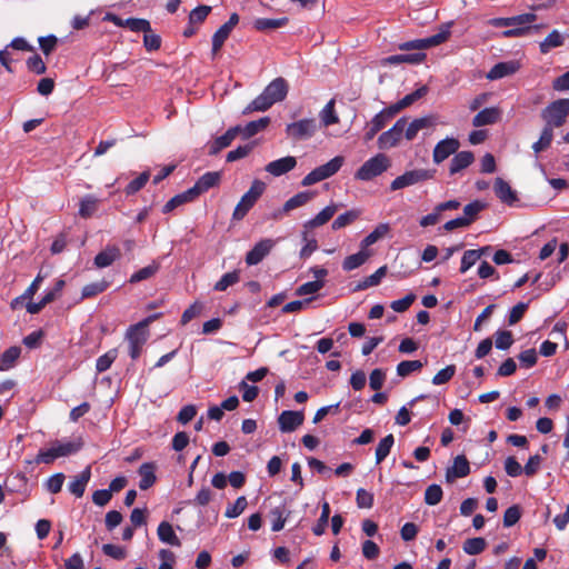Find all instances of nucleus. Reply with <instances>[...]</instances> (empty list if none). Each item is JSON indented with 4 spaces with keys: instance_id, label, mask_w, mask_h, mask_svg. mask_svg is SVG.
<instances>
[{
    "instance_id": "obj_9",
    "label": "nucleus",
    "mask_w": 569,
    "mask_h": 569,
    "mask_svg": "<svg viewBox=\"0 0 569 569\" xmlns=\"http://www.w3.org/2000/svg\"><path fill=\"white\" fill-rule=\"evenodd\" d=\"M537 16L535 13H522L515 17L509 18H492L489 20V24L496 28L502 27H523L525 36L530 33L532 27L530 26L533 21H536Z\"/></svg>"
},
{
    "instance_id": "obj_38",
    "label": "nucleus",
    "mask_w": 569,
    "mask_h": 569,
    "mask_svg": "<svg viewBox=\"0 0 569 569\" xmlns=\"http://www.w3.org/2000/svg\"><path fill=\"white\" fill-rule=\"evenodd\" d=\"M390 230L388 223L378 224L373 231H371L367 237H365L360 242V248L367 250L368 247L376 243L378 240L383 238Z\"/></svg>"
},
{
    "instance_id": "obj_44",
    "label": "nucleus",
    "mask_w": 569,
    "mask_h": 569,
    "mask_svg": "<svg viewBox=\"0 0 569 569\" xmlns=\"http://www.w3.org/2000/svg\"><path fill=\"white\" fill-rule=\"evenodd\" d=\"M395 443L393 435H387L382 438L376 448V463H381L390 453V450Z\"/></svg>"
},
{
    "instance_id": "obj_23",
    "label": "nucleus",
    "mask_w": 569,
    "mask_h": 569,
    "mask_svg": "<svg viewBox=\"0 0 569 569\" xmlns=\"http://www.w3.org/2000/svg\"><path fill=\"white\" fill-rule=\"evenodd\" d=\"M121 258L119 247L108 244L102 251L94 257V264L98 268H107Z\"/></svg>"
},
{
    "instance_id": "obj_1",
    "label": "nucleus",
    "mask_w": 569,
    "mask_h": 569,
    "mask_svg": "<svg viewBox=\"0 0 569 569\" xmlns=\"http://www.w3.org/2000/svg\"><path fill=\"white\" fill-rule=\"evenodd\" d=\"M83 447V440L78 437L70 441L56 440L48 449L39 450L34 461L36 463L51 465L56 459L77 453Z\"/></svg>"
},
{
    "instance_id": "obj_34",
    "label": "nucleus",
    "mask_w": 569,
    "mask_h": 569,
    "mask_svg": "<svg viewBox=\"0 0 569 569\" xmlns=\"http://www.w3.org/2000/svg\"><path fill=\"white\" fill-rule=\"evenodd\" d=\"M491 247L487 246L480 249H469L463 252V256L461 258V266H460V272L465 273L468 271L476 262L481 258L485 250H490Z\"/></svg>"
},
{
    "instance_id": "obj_25",
    "label": "nucleus",
    "mask_w": 569,
    "mask_h": 569,
    "mask_svg": "<svg viewBox=\"0 0 569 569\" xmlns=\"http://www.w3.org/2000/svg\"><path fill=\"white\" fill-rule=\"evenodd\" d=\"M501 112L498 108H485L479 111L472 119L473 127H483L488 124H493L500 119Z\"/></svg>"
},
{
    "instance_id": "obj_33",
    "label": "nucleus",
    "mask_w": 569,
    "mask_h": 569,
    "mask_svg": "<svg viewBox=\"0 0 569 569\" xmlns=\"http://www.w3.org/2000/svg\"><path fill=\"white\" fill-rule=\"evenodd\" d=\"M370 257V252L368 250L361 249L360 251L353 254H350L345 258L342 262V269L345 271H351L359 267H361Z\"/></svg>"
},
{
    "instance_id": "obj_12",
    "label": "nucleus",
    "mask_w": 569,
    "mask_h": 569,
    "mask_svg": "<svg viewBox=\"0 0 569 569\" xmlns=\"http://www.w3.org/2000/svg\"><path fill=\"white\" fill-rule=\"evenodd\" d=\"M239 23L238 13L233 12L230 14L229 20L224 22L212 36V57L214 58L223 47L226 40L234 27Z\"/></svg>"
},
{
    "instance_id": "obj_36",
    "label": "nucleus",
    "mask_w": 569,
    "mask_h": 569,
    "mask_svg": "<svg viewBox=\"0 0 569 569\" xmlns=\"http://www.w3.org/2000/svg\"><path fill=\"white\" fill-rule=\"evenodd\" d=\"M289 19L287 17L278 18V19H269V18H258L253 22V27L258 31H268L273 29H279L287 26Z\"/></svg>"
},
{
    "instance_id": "obj_41",
    "label": "nucleus",
    "mask_w": 569,
    "mask_h": 569,
    "mask_svg": "<svg viewBox=\"0 0 569 569\" xmlns=\"http://www.w3.org/2000/svg\"><path fill=\"white\" fill-rule=\"evenodd\" d=\"M273 106V102L262 91L256 99H253L242 111L243 114H249L254 111H267Z\"/></svg>"
},
{
    "instance_id": "obj_26",
    "label": "nucleus",
    "mask_w": 569,
    "mask_h": 569,
    "mask_svg": "<svg viewBox=\"0 0 569 569\" xmlns=\"http://www.w3.org/2000/svg\"><path fill=\"white\" fill-rule=\"evenodd\" d=\"M156 465L153 462H144L139 467L138 473L140 476L139 488L141 490H148L151 488L157 480L156 477Z\"/></svg>"
},
{
    "instance_id": "obj_18",
    "label": "nucleus",
    "mask_w": 569,
    "mask_h": 569,
    "mask_svg": "<svg viewBox=\"0 0 569 569\" xmlns=\"http://www.w3.org/2000/svg\"><path fill=\"white\" fill-rule=\"evenodd\" d=\"M470 473V463L465 455L453 459V465L446 471V481L452 483L457 478L467 477Z\"/></svg>"
},
{
    "instance_id": "obj_28",
    "label": "nucleus",
    "mask_w": 569,
    "mask_h": 569,
    "mask_svg": "<svg viewBox=\"0 0 569 569\" xmlns=\"http://www.w3.org/2000/svg\"><path fill=\"white\" fill-rule=\"evenodd\" d=\"M475 161V156L471 151H460L456 152L455 157L451 159L449 173L451 176L460 172L461 170L468 168Z\"/></svg>"
},
{
    "instance_id": "obj_27",
    "label": "nucleus",
    "mask_w": 569,
    "mask_h": 569,
    "mask_svg": "<svg viewBox=\"0 0 569 569\" xmlns=\"http://www.w3.org/2000/svg\"><path fill=\"white\" fill-rule=\"evenodd\" d=\"M91 478L90 467H87L82 470L78 476H76L72 481L69 483V491L74 495L77 498H81L86 491V487Z\"/></svg>"
},
{
    "instance_id": "obj_29",
    "label": "nucleus",
    "mask_w": 569,
    "mask_h": 569,
    "mask_svg": "<svg viewBox=\"0 0 569 569\" xmlns=\"http://www.w3.org/2000/svg\"><path fill=\"white\" fill-rule=\"evenodd\" d=\"M158 538L161 542L173 546V547H180L181 541L177 537L173 527L168 521H161L157 529Z\"/></svg>"
},
{
    "instance_id": "obj_24",
    "label": "nucleus",
    "mask_w": 569,
    "mask_h": 569,
    "mask_svg": "<svg viewBox=\"0 0 569 569\" xmlns=\"http://www.w3.org/2000/svg\"><path fill=\"white\" fill-rule=\"evenodd\" d=\"M338 211V204L331 203L325 207L315 218L303 223V229H315L326 224Z\"/></svg>"
},
{
    "instance_id": "obj_15",
    "label": "nucleus",
    "mask_w": 569,
    "mask_h": 569,
    "mask_svg": "<svg viewBox=\"0 0 569 569\" xmlns=\"http://www.w3.org/2000/svg\"><path fill=\"white\" fill-rule=\"evenodd\" d=\"M460 147V142L456 138H446L439 141L432 153V160L435 163L439 164L449 158L451 154H455Z\"/></svg>"
},
{
    "instance_id": "obj_61",
    "label": "nucleus",
    "mask_w": 569,
    "mask_h": 569,
    "mask_svg": "<svg viewBox=\"0 0 569 569\" xmlns=\"http://www.w3.org/2000/svg\"><path fill=\"white\" fill-rule=\"evenodd\" d=\"M211 12V7L201 4L196 7L189 13V24L202 23L209 13Z\"/></svg>"
},
{
    "instance_id": "obj_52",
    "label": "nucleus",
    "mask_w": 569,
    "mask_h": 569,
    "mask_svg": "<svg viewBox=\"0 0 569 569\" xmlns=\"http://www.w3.org/2000/svg\"><path fill=\"white\" fill-rule=\"evenodd\" d=\"M487 542L485 538H469L463 542V551L470 556L479 555L486 549Z\"/></svg>"
},
{
    "instance_id": "obj_20",
    "label": "nucleus",
    "mask_w": 569,
    "mask_h": 569,
    "mask_svg": "<svg viewBox=\"0 0 569 569\" xmlns=\"http://www.w3.org/2000/svg\"><path fill=\"white\" fill-rule=\"evenodd\" d=\"M241 127L236 126L229 128L222 136L216 138L209 146L208 153L210 156L218 154L222 149L229 147L236 137L240 133Z\"/></svg>"
},
{
    "instance_id": "obj_59",
    "label": "nucleus",
    "mask_w": 569,
    "mask_h": 569,
    "mask_svg": "<svg viewBox=\"0 0 569 569\" xmlns=\"http://www.w3.org/2000/svg\"><path fill=\"white\" fill-rule=\"evenodd\" d=\"M247 505L248 501L244 496L238 497L233 505L227 507L224 511V517L229 519L239 517L247 508Z\"/></svg>"
},
{
    "instance_id": "obj_40",
    "label": "nucleus",
    "mask_w": 569,
    "mask_h": 569,
    "mask_svg": "<svg viewBox=\"0 0 569 569\" xmlns=\"http://www.w3.org/2000/svg\"><path fill=\"white\" fill-rule=\"evenodd\" d=\"M565 38L558 30H552L543 41L540 42L539 49L542 54L548 53L551 49L561 47Z\"/></svg>"
},
{
    "instance_id": "obj_22",
    "label": "nucleus",
    "mask_w": 569,
    "mask_h": 569,
    "mask_svg": "<svg viewBox=\"0 0 569 569\" xmlns=\"http://www.w3.org/2000/svg\"><path fill=\"white\" fill-rule=\"evenodd\" d=\"M493 190L496 196L501 202L512 206L518 201L517 192L510 187V184L502 178L498 177L495 180Z\"/></svg>"
},
{
    "instance_id": "obj_17",
    "label": "nucleus",
    "mask_w": 569,
    "mask_h": 569,
    "mask_svg": "<svg viewBox=\"0 0 569 569\" xmlns=\"http://www.w3.org/2000/svg\"><path fill=\"white\" fill-rule=\"evenodd\" d=\"M305 416L301 411L284 410L278 417L281 432H292L303 423Z\"/></svg>"
},
{
    "instance_id": "obj_21",
    "label": "nucleus",
    "mask_w": 569,
    "mask_h": 569,
    "mask_svg": "<svg viewBox=\"0 0 569 569\" xmlns=\"http://www.w3.org/2000/svg\"><path fill=\"white\" fill-rule=\"evenodd\" d=\"M288 82L279 77L273 79L263 90L266 96L273 102H280L286 99L288 94Z\"/></svg>"
},
{
    "instance_id": "obj_19",
    "label": "nucleus",
    "mask_w": 569,
    "mask_h": 569,
    "mask_svg": "<svg viewBox=\"0 0 569 569\" xmlns=\"http://www.w3.org/2000/svg\"><path fill=\"white\" fill-rule=\"evenodd\" d=\"M297 166V159L293 156H287L277 160L269 162L264 170L273 177H280L291 170H293Z\"/></svg>"
},
{
    "instance_id": "obj_8",
    "label": "nucleus",
    "mask_w": 569,
    "mask_h": 569,
    "mask_svg": "<svg viewBox=\"0 0 569 569\" xmlns=\"http://www.w3.org/2000/svg\"><path fill=\"white\" fill-rule=\"evenodd\" d=\"M435 176V170L429 169H413L408 170L401 176L397 177L390 183V190L396 191L410 186H415L427 180L432 179Z\"/></svg>"
},
{
    "instance_id": "obj_47",
    "label": "nucleus",
    "mask_w": 569,
    "mask_h": 569,
    "mask_svg": "<svg viewBox=\"0 0 569 569\" xmlns=\"http://www.w3.org/2000/svg\"><path fill=\"white\" fill-rule=\"evenodd\" d=\"M336 101L331 99L320 111V120L325 127H329L339 122V117L336 113Z\"/></svg>"
},
{
    "instance_id": "obj_37",
    "label": "nucleus",
    "mask_w": 569,
    "mask_h": 569,
    "mask_svg": "<svg viewBox=\"0 0 569 569\" xmlns=\"http://www.w3.org/2000/svg\"><path fill=\"white\" fill-rule=\"evenodd\" d=\"M21 355V348L18 346H12L4 350L0 356V371H7L11 369L16 361L19 359Z\"/></svg>"
},
{
    "instance_id": "obj_35",
    "label": "nucleus",
    "mask_w": 569,
    "mask_h": 569,
    "mask_svg": "<svg viewBox=\"0 0 569 569\" xmlns=\"http://www.w3.org/2000/svg\"><path fill=\"white\" fill-rule=\"evenodd\" d=\"M426 59V53L417 52V53H405V54H395L386 58V62L389 64H399V63H410V64H419L423 62Z\"/></svg>"
},
{
    "instance_id": "obj_14",
    "label": "nucleus",
    "mask_w": 569,
    "mask_h": 569,
    "mask_svg": "<svg viewBox=\"0 0 569 569\" xmlns=\"http://www.w3.org/2000/svg\"><path fill=\"white\" fill-rule=\"evenodd\" d=\"M316 121L313 119H302L297 122L289 123L286 128L288 136L295 140L310 138L316 132Z\"/></svg>"
},
{
    "instance_id": "obj_13",
    "label": "nucleus",
    "mask_w": 569,
    "mask_h": 569,
    "mask_svg": "<svg viewBox=\"0 0 569 569\" xmlns=\"http://www.w3.org/2000/svg\"><path fill=\"white\" fill-rule=\"evenodd\" d=\"M221 181V173L218 171H209L202 174L194 183L193 187L189 188V194L192 196L193 200L200 194L207 192L213 187H217Z\"/></svg>"
},
{
    "instance_id": "obj_5",
    "label": "nucleus",
    "mask_w": 569,
    "mask_h": 569,
    "mask_svg": "<svg viewBox=\"0 0 569 569\" xmlns=\"http://www.w3.org/2000/svg\"><path fill=\"white\" fill-rule=\"evenodd\" d=\"M451 24H452L451 22L442 24L440 27L439 32H437L436 34L428 37V38H423V39H415V40L402 42L398 46V48L402 51H410V50H423V49L437 47V46L446 42L449 39V37L451 34V32H450Z\"/></svg>"
},
{
    "instance_id": "obj_43",
    "label": "nucleus",
    "mask_w": 569,
    "mask_h": 569,
    "mask_svg": "<svg viewBox=\"0 0 569 569\" xmlns=\"http://www.w3.org/2000/svg\"><path fill=\"white\" fill-rule=\"evenodd\" d=\"M160 266L158 262L153 261L152 263L139 269L138 271L133 272L129 279V282L130 283H138L140 281H143V280H147V279H150L151 277H153L158 270H159Z\"/></svg>"
},
{
    "instance_id": "obj_30",
    "label": "nucleus",
    "mask_w": 569,
    "mask_h": 569,
    "mask_svg": "<svg viewBox=\"0 0 569 569\" xmlns=\"http://www.w3.org/2000/svg\"><path fill=\"white\" fill-rule=\"evenodd\" d=\"M517 70L518 64L513 61L499 62L490 69V71L487 74V78L490 80L501 79L503 77L516 73Z\"/></svg>"
},
{
    "instance_id": "obj_45",
    "label": "nucleus",
    "mask_w": 569,
    "mask_h": 569,
    "mask_svg": "<svg viewBox=\"0 0 569 569\" xmlns=\"http://www.w3.org/2000/svg\"><path fill=\"white\" fill-rule=\"evenodd\" d=\"M109 286H110V282L107 280H100L97 282H91V283L86 284L81 291V300H84L88 298H93V297L98 296L99 293L104 292Z\"/></svg>"
},
{
    "instance_id": "obj_2",
    "label": "nucleus",
    "mask_w": 569,
    "mask_h": 569,
    "mask_svg": "<svg viewBox=\"0 0 569 569\" xmlns=\"http://www.w3.org/2000/svg\"><path fill=\"white\" fill-rule=\"evenodd\" d=\"M159 317V315H152L143 319L142 321L130 326L126 332V339L129 345V356L132 360L140 357L142 348L149 338L148 326Z\"/></svg>"
},
{
    "instance_id": "obj_39",
    "label": "nucleus",
    "mask_w": 569,
    "mask_h": 569,
    "mask_svg": "<svg viewBox=\"0 0 569 569\" xmlns=\"http://www.w3.org/2000/svg\"><path fill=\"white\" fill-rule=\"evenodd\" d=\"M270 123L269 117H262L258 120L248 122L243 128L241 127L240 133L244 139H249L257 134L259 131L266 129Z\"/></svg>"
},
{
    "instance_id": "obj_64",
    "label": "nucleus",
    "mask_w": 569,
    "mask_h": 569,
    "mask_svg": "<svg viewBox=\"0 0 569 569\" xmlns=\"http://www.w3.org/2000/svg\"><path fill=\"white\" fill-rule=\"evenodd\" d=\"M521 518V508L518 505L509 507L503 513V526L506 528L515 526Z\"/></svg>"
},
{
    "instance_id": "obj_32",
    "label": "nucleus",
    "mask_w": 569,
    "mask_h": 569,
    "mask_svg": "<svg viewBox=\"0 0 569 569\" xmlns=\"http://www.w3.org/2000/svg\"><path fill=\"white\" fill-rule=\"evenodd\" d=\"M428 92V88L426 86H422L415 90L413 92L406 94L402 99H400L398 102L391 104V108L395 110L396 113L400 112L402 109L410 107L419 99L423 98Z\"/></svg>"
},
{
    "instance_id": "obj_51",
    "label": "nucleus",
    "mask_w": 569,
    "mask_h": 569,
    "mask_svg": "<svg viewBox=\"0 0 569 569\" xmlns=\"http://www.w3.org/2000/svg\"><path fill=\"white\" fill-rule=\"evenodd\" d=\"M193 201V198L191 194H189V191L186 190L179 194H176L174 197H172L162 208V212L163 213H169L171 211H173L176 208L187 203V202H191Z\"/></svg>"
},
{
    "instance_id": "obj_4",
    "label": "nucleus",
    "mask_w": 569,
    "mask_h": 569,
    "mask_svg": "<svg viewBox=\"0 0 569 569\" xmlns=\"http://www.w3.org/2000/svg\"><path fill=\"white\" fill-rule=\"evenodd\" d=\"M266 190V183L261 180L256 179L249 190L241 197L240 201L237 203L232 219L240 221L242 220L250 209L256 204L258 199L262 196Z\"/></svg>"
},
{
    "instance_id": "obj_3",
    "label": "nucleus",
    "mask_w": 569,
    "mask_h": 569,
    "mask_svg": "<svg viewBox=\"0 0 569 569\" xmlns=\"http://www.w3.org/2000/svg\"><path fill=\"white\" fill-rule=\"evenodd\" d=\"M391 167L390 158L385 153H378L367 161L356 171L355 179L360 181H370L381 176Z\"/></svg>"
},
{
    "instance_id": "obj_62",
    "label": "nucleus",
    "mask_w": 569,
    "mask_h": 569,
    "mask_svg": "<svg viewBox=\"0 0 569 569\" xmlns=\"http://www.w3.org/2000/svg\"><path fill=\"white\" fill-rule=\"evenodd\" d=\"M513 343V336L511 331L498 330L496 332V348L500 350H508Z\"/></svg>"
},
{
    "instance_id": "obj_46",
    "label": "nucleus",
    "mask_w": 569,
    "mask_h": 569,
    "mask_svg": "<svg viewBox=\"0 0 569 569\" xmlns=\"http://www.w3.org/2000/svg\"><path fill=\"white\" fill-rule=\"evenodd\" d=\"M330 518V505L328 501H323L321 505V515L317 520L316 525L312 527V532L316 536H322L326 532L328 522Z\"/></svg>"
},
{
    "instance_id": "obj_49",
    "label": "nucleus",
    "mask_w": 569,
    "mask_h": 569,
    "mask_svg": "<svg viewBox=\"0 0 569 569\" xmlns=\"http://www.w3.org/2000/svg\"><path fill=\"white\" fill-rule=\"evenodd\" d=\"M312 229H303L302 231V240L305 241V246L300 250L301 258L310 257L317 249L318 242L313 234H311Z\"/></svg>"
},
{
    "instance_id": "obj_6",
    "label": "nucleus",
    "mask_w": 569,
    "mask_h": 569,
    "mask_svg": "<svg viewBox=\"0 0 569 569\" xmlns=\"http://www.w3.org/2000/svg\"><path fill=\"white\" fill-rule=\"evenodd\" d=\"M569 116V99H558L549 103L542 111L541 118L546 121L545 127H561Z\"/></svg>"
},
{
    "instance_id": "obj_58",
    "label": "nucleus",
    "mask_w": 569,
    "mask_h": 569,
    "mask_svg": "<svg viewBox=\"0 0 569 569\" xmlns=\"http://www.w3.org/2000/svg\"><path fill=\"white\" fill-rule=\"evenodd\" d=\"M442 496V488L439 485L432 483L425 491V502L428 506H436L441 501Z\"/></svg>"
},
{
    "instance_id": "obj_55",
    "label": "nucleus",
    "mask_w": 569,
    "mask_h": 569,
    "mask_svg": "<svg viewBox=\"0 0 569 569\" xmlns=\"http://www.w3.org/2000/svg\"><path fill=\"white\" fill-rule=\"evenodd\" d=\"M149 179H150L149 171L141 172L136 179H133L132 181H130L127 184V187L124 189L126 194L131 196V194L137 193L146 186V183L149 181Z\"/></svg>"
},
{
    "instance_id": "obj_31",
    "label": "nucleus",
    "mask_w": 569,
    "mask_h": 569,
    "mask_svg": "<svg viewBox=\"0 0 569 569\" xmlns=\"http://www.w3.org/2000/svg\"><path fill=\"white\" fill-rule=\"evenodd\" d=\"M316 193L313 191H301L288 199L282 206V212H290L297 208H300L307 204L315 198Z\"/></svg>"
},
{
    "instance_id": "obj_57",
    "label": "nucleus",
    "mask_w": 569,
    "mask_h": 569,
    "mask_svg": "<svg viewBox=\"0 0 569 569\" xmlns=\"http://www.w3.org/2000/svg\"><path fill=\"white\" fill-rule=\"evenodd\" d=\"M423 363L420 360H403L397 366V375L400 377H407L415 371L421 370Z\"/></svg>"
},
{
    "instance_id": "obj_10",
    "label": "nucleus",
    "mask_w": 569,
    "mask_h": 569,
    "mask_svg": "<svg viewBox=\"0 0 569 569\" xmlns=\"http://www.w3.org/2000/svg\"><path fill=\"white\" fill-rule=\"evenodd\" d=\"M397 113L391 108V106L382 109L380 112H378L370 122L366 124V132L363 136V139L366 142L371 141L375 136L382 130L387 123L396 116Z\"/></svg>"
},
{
    "instance_id": "obj_11",
    "label": "nucleus",
    "mask_w": 569,
    "mask_h": 569,
    "mask_svg": "<svg viewBox=\"0 0 569 569\" xmlns=\"http://www.w3.org/2000/svg\"><path fill=\"white\" fill-rule=\"evenodd\" d=\"M406 126L407 119L400 118L389 130L382 132L378 138L379 149H390L398 146L403 136Z\"/></svg>"
},
{
    "instance_id": "obj_48",
    "label": "nucleus",
    "mask_w": 569,
    "mask_h": 569,
    "mask_svg": "<svg viewBox=\"0 0 569 569\" xmlns=\"http://www.w3.org/2000/svg\"><path fill=\"white\" fill-rule=\"evenodd\" d=\"M486 208V203L480 200H473L470 203L466 204L463 208L462 219L468 221V226L475 222L478 218V214Z\"/></svg>"
},
{
    "instance_id": "obj_7",
    "label": "nucleus",
    "mask_w": 569,
    "mask_h": 569,
    "mask_svg": "<svg viewBox=\"0 0 569 569\" xmlns=\"http://www.w3.org/2000/svg\"><path fill=\"white\" fill-rule=\"evenodd\" d=\"M342 163H343V158L341 156H337V157L332 158L327 163L319 166L316 169H313L312 171H310L301 180V184L303 187H309V186H312V184L320 182L325 179L330 178L331 176H333L335 173H337L339 171Z\"/></svg>"
},
{
    "instance_id": "obj_16",
    "label": "nucleus",
    "mask_w": 569,
    "mask_h": 569,
    "mask_svg": "<svg viewBox=\"0 0 569 569\" xmlns=\"http://www.w3.org/2000/svg\"><path fill=\"white\" fill-rule=\"evenodd\" d=\"M274 246L273 240L262 239L257 242L253 248L246 254V263L248 266H256L260 263L272 250Z\"/></svg>"
},
{
    "instance_id": "obj_50",
    "label": "nucleus",
    "mask_w": 569,
    "mask_h": 569,
    "mask_svg": "<svg viewBox=\"0 0 569 569\" xmlns=\"http://www.w3.org/2000/svg\"><path fill=\"white\" fill-rule=\"evenodd\" d=\"M360 217L359 210H349L342 214H339L332 222L331 228L339 230L355 222Z\"/></svg>"
},
{
    "instance_id": "obj_54",
    "label": "nucleus",
    "mask_w": 569,
    "mask_h": 569,
    "mask_svg": "<svg viewBox=\"0 0 569 569\" xmlns=\"http://www.w3.org/2000/svg\"><path fill=\"white\" fill-rule=\"evenodd\" d=\"M117 357H118V349H116V348L110 349L104 355L100 356L96 362L97 371L99 373L107 371L111 367L113 361L117 359Z\"/></svg>"
},
{
    "instance_id": "obj_53",
    "label": "nucleus",
    "mask_w": 569,
    "mask_h": 569,
    "mask_svg": "<svg viewBox=\"0 0 569 569\" xmlns=\"http://www.w3.org/2000/svg\"><path fill=\"white\" fill-rule=\"evenodd\" d=\"M553 130L550 127H543L540 138L532 144V149L536 153H539L548 149L552 142Z\"/></svg>"
},
{
    "instance_id": "obj_60",
    "label": "nucleus",
    "mask_w": 569,
    "mask_h": 569,
    "mask_svg": "<svg viewBox=\"0 0 569 569\" xmlns=\"http://www.w3.org/2000/svg\"><path fill=\"white\" fill-rule=\"evenodd\" d=\"M126 28L133 32L151 31V24L147 19L142 18H128L124 20Z\"/></svg>"
},
{
    "instance_id": "obj_63",
    "label": "nucleus",
    "mask_w": 569,
    "mask_h": 569,
    "mask_svg": "<svg viewBox=\"0 0 569 569\" xmlns=\"http://www.w3.org/2000/svg\"><path fill=\"white\" fill-rule=\"evenodd\" d=\"M456 373V366L449 365L446 368L439 370L432 378L433 385H445L449 382Z\"/></svg>"
},
{
    "instance_id": "obj_56",
    "label": "nucleus",
    "mask_w": 569,
    "mask_h": 569,
    "mask_svg": "<svg viewBox=\"0 0 569 569\" xmlns=\"http://www.w3.org/2000/svg\"><path fill=\"white\" fill-rule=\"evenodd\" d=\"M240 280L239 271L234 270L231 272L224 273L219 281L216 282L213 289L216 291H224L229 287L236 284Z\"/></svg>"
},
{
    "instance_id": "obj_42",
    "label": "nucleus",
    "mask_w": 569,
    "mask_h": 569,
    "mask_svg": "<svg viewBox=\"0 0 569 569\" xmlns=\"http://www.w3.org/2000/svg\"><path fill=\"white\" fill-rule=\"evenodd\" d=\"M99 199L92 194H88L80 201L79 216L88 219L98 210Z\"/></svg>"
}]
</instances>
